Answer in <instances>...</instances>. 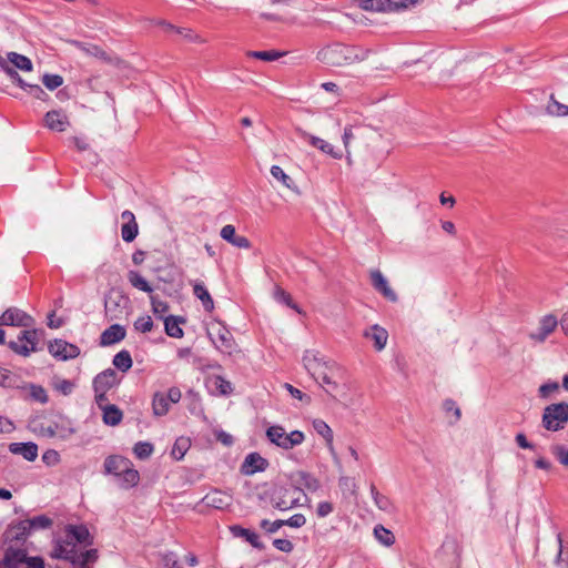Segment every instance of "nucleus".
<instances>
[{
	"instance_id": "f257e3e1",
	"label": "nucleus",
	"mask_w": 568,
	"mask_h": 568,
	"mask_svg": "<svg viewBox=\"0 0 568 568\" xmlns=\"http://www.w3.org/2000/svg\"><path fill=\"white\" fill-rule=\"evenodd\" d=\"M371 49L334 43L318 51L317 59L331 67H343L368 58Z\"/></svg>"
},
{
	"instance_id": "f03ea898",
	"label": "nucleus",
	"mask_w": 568,
	"mask_h": 568,
	"mask_svg": "<svg viewBox=\"0 0 568 568\" xmlns=\"http://www.w3.org/2000/svg\"><path fill=\"white\" fill-rule=\"evenodd\" d=\"M59 547L57 550L51 551V556L57 559H63L73 565V568H90V564H94L98 560V550L89 549V550H77L72 551V548Z\"/></svg>"
},
{
	"instance_id": "7ed1b4c3",
	"label": "nucleus",
	"mask_w": 568,
	"mask_h": 568,
	"mask_svg": "<svg viewBox=\"0 0 568 568\" xmlns=\"http://www.w3.org/2000/svg\"><path fill=\"white\" fill-rule=\"evenodd\" d=\"M541 423L544 428L550 432L564 429L568 423V403L561 402L546 406Z\"/></svg>"
},
{
	"instance_id": "20e7f679",
	"label": "nucleus",
	"mask_w": 568,
	"mask_h": 568,
	"mask_svg": "<svg viewBox=\"0 0 568 568\" xmlns=\"http://www.w3.org/2000/svg\"><path fill=\"white\" fill-rule=\"evenodd\" d=\"M93 540L89 532V529L83 525H68L64 531V538L57 540L52 550H57L60 546L72 548V551H77L78 544L83 546L92 545Z\"/></svg>"
},
{
	"instance_id": "39448f33",
	"label": "nucleus",
	"mask_w": 568,
	"mask_h": 568,
	"mask_svg": "<svg viewBox=\"0 0 568 568\" xmlns=\"http://www.w3.org/2000/svg\"><path fill=\"white\" fill-rule=\"evenodd\" d=\"M267 439L277 447L288 450L301 445L305 436L301 430H293L290 434L280 425L271 426L266 429Z\"/></svg>"
},
{
	"instance_id": "423d86ee",
	"label": "nucleus",
	"mask_w": 568,
	"mask_h": 568,
	"mask_svg": "<svg viewBox=\"0 0 568 568\" xmlns=\"http://www.w3.org/2000/svg\"><path fill=\"white\" fill-rule=\"evenodd\" d=\"M38 341L37 329H24L19 334L18 341L9 342V347L19 355L29 356L31 352H37Z\"/></svg>"
},
{
	"instance_id": "0eeeda50",
	"label": "nucleus",
	"mask_w": 568,
	"mask_h": 568,
	"mask_svg": "<svg viewBox=\"0 0 568 568\" xmlns=\"http://www.w3.org/2000/svg\"><path fill=\"white\" fill-rule=\"evenodd\" d=\"M33 323L32 316L18 307H9L0 316V325L30 327Z\"/></svg>"
},
{
	"instance_id": "6e6552de",
	"label": "nucleus",
	"mask_w": 568,
	"mask_h": 568,
	"mask_svg": "<svg viewBox=\"0 0 568 568\" xmlns=\"http://www.w3.org/2000/svg\"><path fill=\"white\" fill-rule=\"evenodd\" d=\"M290 488L277 486L271 494V503L275 509L288 510L300 506V498H290Z\"/></svg>"
},
{
	"instance_id": "1a4fd4ad",
	"label": "nucleus",
	"mask_w": 568,
	"mask_h": 568,
	"mask_svg": "<svg viewBox=\"0 0 568 568\" xmlns=\"http://www.w3.org/2000/svg\"><path fill=\"white\" fill-rule=\"evenodd\" d=\"M48 349L52 356L61 361L75 358L80 354V348L77 345L70 344L63 339L50 342Z\"/></svg>"
},
{
	"instance_id": "9d476101",
	"label": "nucleus",
	"mask_w": 568,
	"mask_h": 568,
	"mask_svg": "<svg viewBox=\"0 0 568 568\" xmlns=\"http://www.w3.org/2000/svg\"><path fill=\"white\" fill-rule=\"evenodd\" d=\"M232 495L219 489L211 490L200 501V504L204 505L205 507L219 510H224L229 508L232 505Z\"/></svg>"
},
{
	"instance_id": "9b49d317",
	"label": "nucleus",
	"mask_w": 568,
	"mask_h": 568,
	"mask_svg": "<svg viewBox=\"0 0 568 568\" xmlns=\"http://www.w3.org/2000/svg\"><path fill=\"white\" fill-rule=\"evenodd\" d=\"M558 326V320L555 315L548 314L540 318L539 326L536 332L529 333V338L542 343Z\"/></svg>"
},
{
	"instance_id": "f8f14e48",
	"label": "nucleus",
	"mask_w": 568,
	"mask_h": 568,
	"mask_svg": "<svg viewBox=\"0 0 568 568\" xmlns=\"http://www.w3.org/2000/svg\"><path fill=\"white\" fill-rule=\"evenodd\" d=\"M371 282L375 291L382 294L387 301L392 303H396L398 301L397 294L389 286L388 281L379 270H374L371 272Z\"/></svg>"
},
{
	"instance_id": "ddd939ff",
	"label": "nucleus",
	"mask_w": 568,
	"mask_h": 568,
	"mask_svg": "<svg viewBox=\"0 0 568 568\" xmlns=\"http://www.w3.org/2000/svg\"><path fill=\"white\" fill-rule=\"evenodd\" d=\"M72 44L88 55L95 57L108 64H118L120 59L109 54L101 47L91 43H84L80 41H72Z\"/></svg>"
},
{
	"instance_id": "4468645a",
	"label": "nucleus",
	"mask_w": 568,
	"mask_h": 568,
	"mask_svg": "<svg viewBox=\"0 0 568 568\" xmlns=\"http://www.w3.org/2000/svg\"><path fill=\"white\" fill-rule=\"evenodd\" d=\"M291 480L294 486V490L302 491L304 487L310 491H316L320 487V480L315 478L312 474L298 470L291 475Z\"/></svg>"
},
{
	"instance_id": "2eb2a0df",
	"label": "nucleus",
	"mask_w": 568,
	"mask_h": 568,
	"mask_svg": "<svg viewBox=\"0 0 568 568\" xmlns=\"http://www.w3.org/2000/svg\"><path fill=\"white\" fill-rule=\"evenodd\" d=\"M121 219L123 220V224L121 226V236L124 242H133L139 234V225L135 220V215L125 210L121 214Z\"/></svg>"
},
{
	"instance_id": "dca6fc26",
	"label": "nucleus",
	"mask_w": 568,
	"mask_h": 568,
	"mask_svg": "<svg viewBox=\"0 0 568 568\" xmlns=\"http://www.w3.org/2000/svg\"><path fill=\"white\" fill-rule=\"evenodd\" d=\"M267 466L268 462L258 453H251L245 457L241 467V473L248 476L257 471H264Z\"/></svg>"
},
{
	"instance_id": "f3484780",
	"label": "nucleus",
	"mask_w": 568,
	"mask_h": 568,
	"mask_svg": "<svg viewBox=\"0 0 568 568\" xmlns=\"http://www.w3.org/2000/svg\"><path fill=\"white\" fill-rule=\"evenodd\" d=\"M44 124L52 131L64 132L70 123L62 110H52L44 115Z\"/></svg>"
},
{
	"instance_id": "a211bd4d",
	"label": "nucleus",
	"mask_w": 568,
	"mask_h": 568,
	"mask_svg": "<svg viewBox=\"0 0 568 568\" xmlns=\"http://www.w3.org/2000/svg\"><path fill=\"white\" fill-rule=\"evenodd\" d=\"M118 383V376L114 369L108 368L98 374L93 379L94 392H108Z\"/></svg>"
},
{
	"instance_id": "6ab92c4d",
	"label": "nucleus",
	"mask_w": 568,
	"mask_h": 568,
	"mask_svg": "<svg viewBox=\"0 0 568 568\" xmlns=\"http://www.w3.org/2000/svg\"><path fill=\"white\" fill-rule=\"evenodd\" d=\"M126 331L120 324H113L104 329L100 336L101 346H110L125 338Z\"/></svg>"
},
{
	"instance_id": "aec40b11",
	"label": "nucleus",
	"mask_w": 568,
	"mask_h": 568,
	"mask_svg": "<svg viewBox=\"0 0 568 568\" xmlns=\"http://www.w3.org/2000/svg\"><path fill=\"white\" fill-rule=\"evenodd\" d=\"M210 336L220 351L231 354L234 347V338L227 328L220 327L214 335L210 333Z\"/></svg>"
},
{
	"instance_id": "412c9836",
	"label": "nucleus",
	"mask_w": 568,
	"mask_h": 568,
	"mask_svg": "<svg viewBox=\"0 0 568 568\" xmlns=\"http://www.w3.org/2000/svg\"><path fill=\"white\" fill-rule=\"evenodd\" d=\"M30 534L31 530L28 528L26 519L20 520L19 523L11 525L6 531V540L16 544L24 542Z\"/></svg>"
},
{
	"instance_id": "4be33fe9",
	"label": "nucleus",
	"mask_w": 568,
	"mask_h": 568,
	"mask_svg": "<svg viewBox=\"0 0 568 568\" xmlns=\"http://www.w3.org/2000/svg\"><path fill=\"white\" fill-rule=\"evenodd\" d=\"M221 237L239 248H250L251 242L247 237L236 235L235 227L231 224L224 225L220 232Z\"/></svg>"
},
{
	"instance_id": "5701e85b",
	"label": "nucleus",
	"mask_w": 568,
	"mask_h": 568,
	"mask_svg": "<svg viewBox=\"0 0 568 568\" xmlns=\"http://www.w3.org/2000/svg\"><path fill=\"white\" fill-rule=\"evenodd\" d=\"M128 465H131V460L125 457L119 455L108 456L103 464L104 474L118 477Z\"/></svg>"
},
{
	"instance_id": "b1692460",
	"label": "nucleus",
	"mask_w": 568,
	"mask_h": 568,
	"mask_svg": "<svg viewBox=\"0 0 568 568\" xmlns=\"http://www.w3.org/2000/svg\"><path fill=\"white\" fill-rule=\"evenodd\" d=\"M9 452L14 455H21L28 462H34L38 457V446L32 442L11 443Z\"/></svg>"
},
{
	"instance_id": "393cba45",
	"label": "nucleus",
	"mask_w": 568,
	"mask_h": 568,
	"mask_svg": "<svg viewBox=\"0 0 568 568\" xmlns=\"http://www.w3.org/2000/svg\"><path fill=\"white\" fill-rule=\"evenodd\" d=\"M74 432V428L58 423L47 427L41 426L40 428V434L49 438L59 437L61 439H68Z\"/></svg>"
},
{
	"instance_id": "a878e982",
	"label": "nucleus",
	"mask_w": 568,
	"mask_h": 568,
	"mask_svg": "<svg viewBox=\"0 0 568 568\" xmlns=\"http://www.w3.org/2000/svg\"><path fill=\"white\" fill-rule=\"evenodd\" d=\"M364 336L374 341L375 348L377 351H382L386 346L388 333L385 328L375 324L369 328V331L364 333Z\"/></svg>"
},
{
	"instance_id": "bb28decb",
	"label": "nucleus",
	"mask_w": 568,
	"mask_h": 568,
	"mask_svg": "<svg viewBox=\"0 0 568 568\" xmlns=\"http://www.w3.org/2000/svg\"><path fill=\"white\" fill-rule=\"evenodd\" d=\"M119 479V486L122 489H129L139 484L140 474L136 469L132 468V464L128 465L120 476L116 477Z\"/></svg>"
},
{
	"instance_id": "cd10ccee",
	"label": "nucleus",
	"mask_w": 568,
	"mask_h": 568,
	"mask_svg": "<svg viewBox=\"0 0 568 568\" xmlns=\"http://www.w3.org/2000/svg\"><path fill=\"white\" fill-rule=\"evenodd\" d=\"M545 111L549 116L565 118L568 116V104L559 102L556 95L551 93Z\"/></svg>"
},
{
	"instance_id": "c85d7f7f",
	"label": "nucleus",
	"mask_w": 568,
	"mask_h": 568,
	"mask_svg": "<svg viewBox=\"0 0 568 568\" xmlns=\"http://www.w3.org/2000/svg\"><path fill=\"white\" fill-rule=\"evenodd\" d=\"M101 410L103 413L102 420L105 425L116 426L123 418L122 410L114 404L105 406Z\"/></svg>"
},
{
	"instance_id": "c756f323",
	"label": "nucleus",
	"mask_w": 568,
	"mask_h": 568,
	"mask_svg": "<svg viewBox=\"0 0 568 568\" xmlns=\"http://www.w3.org/2000/svg\"><path fill=\"white\" fill-rule=\"evenodd\" d=\"M193 294L202 302V305L205 311H207V312L213 311V308H214L213 298L203 283L195 282L193 284Z\"/></svg>"
},
{
	"instance_id": "7c9ffc66",
	"label": "nucleus",
	"mask_w": 568,
	"mask_h": 568,
	"mask_svg": "<svg viewBox=\"0 0 568 568\" xmlns=\"http://www.w3.org/2000/svg\"><path fill=\"white\" fill-rule=\"evenodd\" d=\"M184 320L181 317H176L173 315H170L164 318V329L165 333L175 338H180L183 336V329L180 327V324L183 323Z\"/></svg>"
},
{
	"instance_id": "2f4dec72",
	"label": "nucleus",
	"mask_w": 568,
	"mask_h": 568,
	"mask_svg": "<svg viewBox=\"0 0 568 568\" xmlns=\"http://www.w3.org/2000/svg\"><path fill=\"white\" fill-rule=\"evenodd\" d=\"M7 59H8V63L10 62L11 64H13L14 69H19V70L26 71V72L32 71V68H33L32 62L26 55H22L17 52H9V53H7Z\"/></svg>"
},
{
	"instance_id": "473e14b6",
	"label": "nucleus",
	"mask_w": 568,
	"mask_h": 568,
	"mask_svg": "<svg viewBox=\"0 0 568 568\" xmlns=\"http://www.w3.org/2000/svg\"><path fill=\"white\" fill-rule=\"evenodd\" d=\"M232 531L235 536H240L245 538L246 541H248L254 548L263 549L264 545L260 541V536L246 528H243L241 526H234L232 527Z\"/></svg>"
},
{
	"instance_id": "72a5a7b5",
	"label": "nucleus",
	"mask_w": 568,
	"mask_h": 568,
	"mask_svg": "<svg viewBox=\"0 0 568 568\" xmlns=\"http://www.w3.org/2000/svg\"><path fill=\"white\" fill-rule=\"evenodd\" d=\"M14 550L21 551L24 556L21 561L16 562V568H44V560L42 557H28L27 550L21 548H14Z\"/></svg>"
},
{
	"instance_id": "f704fd0d",
	"label": "nucleus",
	"mask_w": 568,
	"mask_h": 568,
	"mask_svg": "<svg viewBox=\"0 0 568 568\" xmlns=\"http://www.w3.org/2000/svg\"><path fill=\"white\" fill-rule=\"evenodd\" d=\"M152 409L155 416H164L170 409L168 397L163 393H155L152 400Z\"/></svg>"
},
{
	"instance_id": "c9c22d12",
	"label": "nucleus",
	"mask_w": 568,
	"mask_h": 568,
	"mask_svg": "<svg viewBox=\"0 0 568 568\" xmlns=\"http://www.w3.org/2000/svg\"><path fill=\"white\" fill-rule=\"evenodd\" d=\"M128 281L134 288L149 294L153 292V288L149 282L136 271L128 272Z\"/></svg>"
},
{
	"instance_id": "e433bc0d",
	"label": "nucleus",
	"mask_w": 568,
	"mask_h": 568,
	"mask_svg": "<svg viewBox=\"0 0 568 568\" xmlns=\"http://www.w3.org/2000/svg\"><path fill=\"white\" fill-rule=\"evenodd\" d=\"M23 556L21 551L14 550V547L9 546L3 559L0 561V568H16V562L21 561Z\"/></svg>"
},
{
	"instance_id": "4c0bfd02",
	"label": "nucleus",
	"mask_w": 568,
	"mask_h": 568,
	"mask_svg": "<svg viewBox=\"0 0 568 568\" xmlns=\"http://www.w3.org/2000/svg\"><path fill=\"white\" fill-rule=\"evenodd\" d=\"M334 367H335V363H329L326 366H324L323 368H321V373H315L314 375H312V377L316 382L321 381L322 382L321 385H323V384L328 385L332 388V390H335L337 388V384L335 382H333L329 377V373H332Z\"/></svg>"
},
{
	"instance_id": "58836bf2",
	"label": "nucleus",
	"mask_w": 568,
	"mask_h": 568,
	"mask_svg": "<svg viewBox=\"0 0 568 568\" xmlns=\"http://www.w3.org/2000/svg\"><path fill=\"white\" fill-rule=\"evenodd\" d=\"M112 363L119 371L125 373L132 367L131 354L123 349L114 355Z\"/></svg>"
},
{
	"instance_id": "ea45409f",
	"label": "nucleus",
	"mask_w": 568,
	"mask_h": 568,
	"mask_svg": "<svg viewBox=\"0 0 568 568\" xmlns=\"http://www.w3.org/2000/svg\"><path fill=\"white\" fill-rule=\"evenodd\" d=\"M558 554L556 557V565L558 568H568V541H564L561 535H557Z\"/></svg>"
},
{
	"instance_id": "a19ab883",
	"label": "nucleus",
	"mask_w": 568,
	"mask_h": 568,
	"mask_svg": "<svg viewBox=\"0 0 568 568\" xmlns=\"http://www.w3.org/2000/svg\"><path fill=\"white\" fill-rule=\"evenodd\" d=\"M28 528L31 532L40 529H48L52 526L53 521L45 515L36 516L30 519H26Z\"/></svg>"
},
{
	"instance_id": "79ce46f5",
	"label": "nucleus",
	"mask_w": 568,
	"mask_h": 568,
	"mask_svg": "<svg viewBox=\"0 0 568 568\" xmlns=\"http://www.w3.org/2000/svg\"><path fill=\"white\" fill-rule=\"evenodd\" d=\"M189 448H190V439L185 438V437H179L173 445L171 455L176 460H180L184 457V455Z\"/></svg>"
},
{
	"instance_id": "37998d69",
	"label": "nucleus",
	"mask_w": 568,
	"mask_h": 568,
	"mask_svg": "<svg viewBox=\"0 0 568 568\" xmlns=\"http://www.w3.org/2000/svg\"><path fill=\"white\" fill-rule=\"evenodd\" d=\"M313 427L315 432L326 440L328 446H331L333 443V430L331 427L322 419H315Z\"/></svg>"
},
{
	"instance_id": "c03bdc74",
	"label": "nucleus",
	"mask_w": 568,
	"mask_h": 568,
	"mask_svg": "<svg viewBox=\"0 0 568 568\" xmlns=\"http://www.w3.org/2000/svg\"><path fill=\"white\" fill-rule=\"evenodd\" d=\"M285 52L276 51V50H270V51H248L247 55L251 58L260 59L263 61H275L283 57Z\"/></svg>"
},
{
	"instance_id": "a18cd8bd",
	"label": "nucleus",
	"mask_w": 568,
	"mask_h": 568,
	"mask_svg": "<svg viewBox=\"0 0 568 568\" xmlns=\"http://www.w3.org/2000/svg\"><path fill=\"white\" fill-rule=\"evenodd\" d=\"M274 297L277 302L286 304L288 307L295 310L300 314L302 313L298 305L293 302L292 296L286 291H284L282 287L276 286V288L274 291Z\"/></svg>"
},
{
	"instance_id": "49530a36",
	"label": "nucleus",
	"mask_w": 568,
	"mask_h": 568,
	"mask_svg": "<svg viewBox=\"0 0 568 568\" xmlns=\"http://www.w3.org/2000/svg\"><path fill=\"white\" fill-rule=\"evenodd\" d=\"M374 535L378 541L385 546H392L395 541L393 532L384 528L382 525H378L374 528Z\"/></svg>"
},
{
	"instance_id": "de8ad7c7",
	"label": "nucleus",
	"mask_w": 568,
	"mask_h": 568,
	"mask_svg": "<svg viewBox=\"0 0 568 568\" xmlns=\"http://www.w3.org/2000/svg\"><path fill=\"white\" fill-rule=\"evenodd\" d=\"M271 174L274 179H276L277 181H280L284 186H286L287 189L290 190H293L294 186H293V180L291 176H288L281 166L278 165H273L271 168Z\"/></svg>"
},
{
	"instance_id": "09e8293b",
	"label": "nucleus",
	"mask_w": 568,
	"mask_h": 568,
	"mask_svg": "<svg viewBox=\"0 0 568 568\" xmlns=\"http://www.w3.org/2000/svg\"><path fill=\"white\" fill-rule=\"evenodd\" d=\"M153 445L149 442H139L134 445L133 452L139 459H146L153 453Z\"/></svg>"
},
{
	"instance_id": "8fccbe9b",
	"label": "nucleus",
	"mask_w": 568,
	"mask_h": 568,
	"mask_svg": "<svg viewBox=\"0 0 568 568\" xmlns=\"http://www.w3.org/2000/svg\"><path fill=\"white\" fill-rule=\"evenodd\" d=\"M551 454L562 465L568 467V446L557 444L550 447Z\"/></svg>"
},
{
	"instance_id": "3c124183",
	"label": "nucleus",
	"mask_w": 568,
	"mask_h": 568,
	"mask_svg": "<svg viewBox=\"0 0 568 568\" xmlns=\"http://www.w3.org/2000/svg\"><path fill=\"white\" fill-rule=\"evenodd\" d=\"M371 494H372L374 503L378 507V509H381V510H388L389 509V507H390L389 499L386 496L382 495L376 489L375 485H371Z\"/></svg>"
},
{
	"instance_id": "603ef678",
	"label": "nucleus",
	"mask_w": 568,
	"mask_h": 568,
	"mask_svg": "<svg viewBox=\"0 0 568 568\" xmlns=\"http://www.w3.org/2000/svg\"><path fill=\"white\" fill-rule=\"evenodd\" d=\"M17 384V376L9 369L0 366V386L14 387Z\"/></svg>"
},
{
	"instance_id": "864d4df0",
	"label": "nucleus",
	"mask_w": 568,
	"mask_h": 568,
	"mask_svg": "<svg viewBox=\"0 0 568 568\" xmlns=\"http://www.w3.org/2000/svg\"><path fill=\"white\" fill-rule=\"evenodd\" d=\"M44 87L49 90H54L62 85L63 78L59 74H44L42 78Z\"/></svg>"
},
{
	"instance_id": "5fc2aeb1",
	"label": "nucleus",
	"mask_w": 568,
	"mask_h": 568,
	"mask_svg": "<svg viewBox=\"0 0 568 568\" xmlns=\"http://www.w3.org/2000/svg\"><path fill=\"white\" fill-rule=\"evenodd\" d=\"M338 486H339L341 490L343 491V494L349 493L351 495H355L356 484L353 478H351L348 476H342L338 479Z\"/></svg>"
},
{
	"instance_id": "6e6d98bb",
	"label": "nucleus",
	"mask_w": 568,
	"mask_h": 568,
	"mask_svg": "<svg viewBox=\"0 0 568 568\" xmlns=\"http://www.w3.org/2000/svg\"><path fill=\"white\" fill-rule=\"evenodd\" d=\"M4 73L14 82L17 83L21 89H27L28 83L19 75L18 71L9 65H4Z\"/></svg>"
},
{
	"instance_id": "4d7b16f0",
	"label": "nucleus",
	"mask_w": 568,
	"mask_h": 568,
	"mask_svg": "<svg viewBox=\"0 0 568 568\" xmlns=\"http://www.w3.org/2000/svg\"><path fill=\"white\" fill-rule=\"evenodd\" d=\"M152 327H153V321L150 316L139 317L134 322V328L141 333H148L152 329Z\"/></svg>"
},
{
	"instance_id": "13d9d810",
	"label": "nucleus",
	"mask_w": 568,
	"mask_h": 568,
	"mask_svg": "<svg viewBox=\"0 0 568 568\" xmlns=\"http://www.w3.org/2000/svg\"><path fill=\"white\" fill-rule=\"evenodd\" d=\"M296 132H297L300 138L306 140L312 146L321 150V146H322V144L324 142L323 139L317 138L315 135H312V134L307 133L306 131H304V130H302L300 128L296 129Z\"/></svg>"
},
{
	"instance_id": "bf43d9fd",
	"label": "nucleus",
	"mask_w": 568,
	"mask_h": 568,
	"mask_svg": "<svg viewBox=\"0 0 568 568\" xmlns=\"http://www.w3.org/2000/svg\"><path fill=\"white\" fill-rule=\"evenodd\" d=\"M30 395L34 400L41 404H45L49 399L45 389L39 385H31Z\"/></svg>"
},
{
	"instance_id": "052dcab7",
	"label": "nucleus",
	"mask_w": 568,
	"mask_h": 568,
	"mask_svg": "<svg viewBox=\"0 0 568 568\" xmlns=\"http://www.w3.org/2000/svg\"><path fill=\"white\" fill-rule=\"evenodd\" d=\"M161 560H162L163 565L168 568H183L179 564L176 555L172 551L161 554Z\"/></svg>"
},
{
	"instance_id": "680f3d73",
	"label": "nucleus",
	"mask_w": 568,
	"mask_h": 568,
	"mask_svg": "<svg viewBox=\"0 0 568 568\" xmlns=\"http://www.w3.org/2000/svg\"><path fill=\"white\" fill-rule=\"evenodd\" d=\"M329 364V362H325L320 355L315 357L305 368L311 374L321 373V368Z\"/></svg>"
},
{
	"instance_id": "e2e57ef3",
	"label": "nucleus",
	"mask_w": 568,
	"mask_h": 568,
	"mask_svg": "<svg viewBox=\"0 0 568 568\" xmlns=\"http://www.w3.org/2000/svg\"><path fill=\"white\" fill-rule=\"evenodd\" d=\"M152 311L155 315H162L168 312L169 305L164 301L158 300L155 296H151Z\"/></svg>"
},
{
	"instance_id": "0e129e2a",
	"label": "nucleus",
	"mask_w": 568,
	"mask_h": 568,
	"mask_svg": "<svg viewBox=\"0 0 568 568\" xmlns=\"http://www.w3.org/2000/svg\"><path fill=\"white\" fill-rule=\"evenodd\" d=\"M306 518L303 514H295L288 519H283L284 526H290L293 528H301L305 525Z\"/></svg>"
},
{
	"instance_id": "69168bd1",
	"label": "nucleus",
	"mask_w": 568,
	"mask_h": 568,
	"mask_svg": "<svg viewBox=\"0 0 568 568\" xmlns=\"http://www.w3.org/2000/svg\"><path fill=\"white\" fill-rule=\"evenodd\" d=\"M283 519H277L275 521H270L267 519H263L260 524V527L264 530H266L268 534H274L281 527H283Z\"/></svg>"
},
{
	"instance_id": "338daca9",
	"label": "nucleus",
	"mask_w": 568,
	"mask_h": 568,
	"mask_svg": "<svg viewBox=\"0 0 568 568\" xmlns=\"http://www.w3.org/2000/svg\"><path fill=\"white\" fill-rule=\"evenodd\" d=\"M174 33L180 34L184 39L192 41V42H201L202 41L197 34H194L193 31L187 28L175 27Z\"/></svg>"
},
{
	"instance_id": "774afa93",
	"label": "nucleus",
	"mask_w": 568,
	"mask_h": 568,
	"mask_svg": "<svg viewBox=\"0 0 568 568\" xmlns=\"http://www.w3.org/2000/svg\"><path fill=\"white\" fill-rule=\"evenodd\" d=\"M558 389H559V384L557 382H550V383L542 384L539 387V396L542 398H547L550 395V393L556 392Z\"/></svg>"
}]
</instances>
